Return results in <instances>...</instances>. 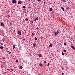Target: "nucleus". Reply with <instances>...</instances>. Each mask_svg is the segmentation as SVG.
Listing matches in <instances>:
<instances>
[{
	"mask_svg": "<svg viewBox=\"0 0 75 75\" xmlns=\"http://www.w3.org/2000/svg\"><path fill=\"white\" fill-rule=\"evenodd\" d=\"M1 26H2V27H3L4 26V24H3V23L2 22L1 23Z\"/></svg>",
	"mask_w": 75,
	"mask_h": 75,
	"instance_id": "obj_7",
	"label": "nucleus"
},
{
	"mask_svg": "<svg viewBox=\"0 0 75 75\" xmlns=\"http://www.w3.org/2000/svg\"><path fill=\"white\" fill-rule=\"evenodd\" d=\"M8 52L9 53L10 52H9V51H8Z\"/></svg>",
	"mask_w": 75,
	"mask_h": 75,
	"instance_id": "obj_42",
	"label": "nucleus"
},
{
	"mask_svg": "<svg viewBox=\"0 0 75 75\" xmlns=\"http://www.w3.org/2000/svg\"><path fill=\"white\" fill-rule=\"evenodd\" d=\"M61 9H62V10L63 11H65V10H64V8L62 7V6H61Z\"/></svg>",
	"mask_w": 75,
	"mask_h": 75,
	"instance_id": "obj_4",
	"label": "nucleus"
},
{
	"mask_svg": "<svg viewBox=\"0 0 75 75\" xmlns=\"http://www.w3.org/2000/svg\"><path fill=\"white\" fill-rule=\"evenodd\" d=\"M33 46L34 47H35L36 45H35V43L33 44Z\"/></svg>",
	"mask_w": 75,
	"mask_h": 75,
	"instance_id": "obj_14",
	"label": "nucleus"
},
{
	"mask_svg": "<svg viewBox=\"0 0 75 75\" xmlns=\"http://www.w3.org/2000/svg\"><path fill=\"white\" fill-rule=\"evenodd\" d=\"M18 34L19 35H21V31H20L19 30L18 31Z\"/></svg>",
	"mask_w": 75,
	"mask_h": 75,
	"instance_id": "obj_3",
	"label": "nucleus"
},
{
	"mask_svg": "<svg viewBox=\"0 0 75 75\" xmlns=\"http://www.w3.org/2000/svg\"><path fill=\"white\" fill-rule=\"evenodd\" d=\"M59 32L58 30H57V31L56 32H55L54 35H55L56 36V35H57V34H59Z\"/></svg>",
	"mask_w": 75,
	"mask_h": 75,
	"instance_id": "obj_1",
	"label": "nucleus"
},
{
	"mask_svg": "<svg viewBox=\"0 0 75 75\" xmlns=\"http://www.w3.org/2000/svg\"><path fill=\"white\" fill-rule=\"evenodd\" d=\"M16 0H12V3H13L14 4V3H16Z\"/></svg>",
	"mask_w": 75,
	"mask_h": 75,
	"instance_id": "obj_2",
	"label": "nucleus"
},
{
	"mask_svg": "<svg viewBox=\"0 0 75 75\" xmlns=\"http://www.w3.org/2000/svg\"><path fill=\"white\" fill-rule=\"evenodd\" d=\"M38 56L40 57H42V55L40 54H39Z\"/></svg>",
	"mask_w": 75,
	"mask_h": 75,
	"instance_id": "obj_6",
	"label": "nucleus"
},
{
	"mask_svg": "<svg viewBox=\"0 0 75 75\" xmlns=\"http://www.w3.org/2000/svg\"><path fill=\"white\" fill-rule=\"evenodd\" d=\"M29 8H31V7H29Z\"/></svg>",
	"mask_w": 75,
	"mask_h": 75,
	"instance_id": "obj_44",
	"label": "nucleus"
},
{
	"mask_svg": "<svg viewBox=\"0 0 75 75\" xmlns=\"http://www.w3.org/2000/svg\"><path fill=\"white\" fill-rule=\"evenodd\" d=\"M38 1H40V0H38Z\"/></svg>",
	"mask_w": 75,
	"mask_h": 75,
	"instance_id": "obj_43",
	"label": "nucleus"
},
{
	"mask_svg": "<svg viewBox=\"0 0 75 75\" xmlns=\"http://www.w3.org/2000/svg\"><path fill=\"white\" fill-rule=\"evenodd\" d=\"M44 5H45V2H44Z\"/></svg>",
	"mask_w": 75,
	"mask_h": 75,
	"instance_id": "obj_29",
	"label": "nucleus"
},
{
	"mask_svg": "<svg viewBox=\"0 0 75 75\" xmlns=\"http://www.w3.org/2000/svg\"><path fill=\"white\" fill-rule=\"evenodd\" d=\"M66 10H69V7L68 6L66 8Z\"/></svg>",
	"mask_w": 75,
	"mask_h": 75,
	"instance_id": "obj_9",
	"label": "nucleus"
},
{
	"mask_svg": "<svg viewBox=\"0 0 75 75\" xmlns=\"http://www.w3.org/2000/svg\"><path fill=\"white\" fill-rule=\"evenodd\" d=\"M39 65L40 66H42V64L41 62L40 63Z\"/></svg>",
	"mask_w": 75,
	"mask_h": 75,
	"instance_id": "obj_8",
	"label": "nucleus"
},
{
	"mask_svg": "<svg viewBox=\"0 0 75 75\" xmlns=\"http://www.w3.org/2000/svg\"><path fill=\"white\" fill-rule=\"evenodd\" d=\"M32 36H34V33H32Z\"/></svg>",
	"mask_w": 75,
	"mask_h": 75,
	"instance_id": "obj_20",
	"label": "nucleus"
},
{
	"mask_svg": "<svg viewBox=\"0 0 75 75\" xmlns=\"http://www.w3.org/2000/svg\"><path fill=\"white\" fill-rule=\"evenodd\" d=\"M62 55H64V54L63 53V52H62Z\"/></svg>",
	"mask_w": 75,
	"mask_h": 75,
	"instance_id": "obj_24",
	"label": "nucleus"
},
{
	"mask_svg": "<svg viewBox=\"0 0 75 75\" xmlns=\"http://www.w3.org/2000/svg\"><path fill=\"white\" fill-rule=\"evenodd\" d=\"M35 40H37V38L36 37H35Z\"/></svg>",
	"mask_w": 75,
	"mask_h": 75,
	"instance_id": "obj_19",
	"label": "nucleus"
},
{
	"mask_svg": "<svg viewBox=\"0 0 75 75\" xmlns=\"http://www.w3.org/2000/svg\"><path fill=\"white\" fill-rule=\"evenodd\" d=\"M30 53V54H31V53Z\"/></svg>",
	"mask_w": 75,
	"mask_h": 75,
	"instance_id": "obj_48",
	"label": "nucleus"
},
{
	"mask_svg": "<svg viewBox=\"0 0 75 75\" xmlns=\"http://www.w3.org/2000/svg\"><path fill=\"white\" fill-rule=\"evenodd\" d=\"M19 68L20 69H22V68H23V66H20Z\"/></svg>",
	"mask_w": 75,
	"mask_h": 75,
	"instance_id": "obj_11",
	"label": "nucleus"
},
{
	"mask_svg": "<svg viewBox=\"0 0 75 75\" xmlns=\"http://www.w3.org/2000/svg\"><path fill=\"white\" fill-rule=\"evenodd\" d=\"M8 17H10V15H8Z\"/></svg>",
	"mask_w": 75,
	"mask_h": 75,
	"instance_id": "obj_27",
	"label": "nucleus"
},
{
	"mask_svg": "<svg viewBox=\"0 0 75 75\" xmlns=\"http://www.w3.org/2000/svg\"><path fill=\"white\" fill-rule=\"evenodd\" d=\"M64 52H66V50H64Z\"/></svg>",
	"mask_w": 75,
	"mask_h": 75,
	"instance_id": "obj_26",
	"label": "nucleus"
},
{
	"mask_svg": "<svg viewBox=\"0 0 75 75\" xmlns=\"http://www.w3.org/2000/svg\"><path fill=\"white\" fill-rule=\"evenodd\" d=\"M48 67H49V65H50V64L49 63H48Z\"/></svg>",
	"mask_w": 75,
	"mask_h": 75,
	"instance_id": "obj_37",
	"label": "nucleus"
},
{
	"mask_svg": "<svg viewBox=\"0 0 75 75\" xmlns=\"http://www.w3.org/2000/svg\"><path fill=\"white\" fill-rule=\"evenodd\" d=\"M15 48V45H13V50H14V49Z\"/></svg>",
	"mask_w": 75,
	"mask_h": 75,
	"instance_id": "obj_10",
	"label": "nucleus"
},
{
	"mask_svg": "<svg viewBox=\"0 0 75 75\" xmlns=\"http://www.w3.org/2000/svg\"><path fill=\"white\" fill-rule=\"evenodd\" d=\"M9 54H10V55H11V52H9Z\"/></svg>",
	"mask_w": 75,
	"mask_h": 75,
	"instance_id": "obj_23",
	"label": "nucleus"
},
{
	"mask_svg": "<svg viewBox=\"0 0 75 75\" xmlns=\"http://www.w3.org/2000/svg\"><path fill=\"white\" fill-rule=\"evenodd\" d=\"M50 11H51L52 10V8H51L50 9Z\"/></svg>",
	"mask_w": 75,
	"mask_h": 75,
	"instance_id": "obj_18",
	"label": "nucleus"
},
{
	"mask_svg": "<svg viewBox=\"0 0 75 75\" xmlns=\"http://www.w3.org/2000/svg\"><path fill=\"white\" fill-rule=\"evenodd\" d=\"M46 63V61H44V64H45Z\"/></svg>",
	"mask_w": 75,
	"mask_h": 75,
	"instance_id": "obj_32",
	"label": "nucleus"
},
{
	"mask_svg": "<svg viewBox=\"0 0 75 75\" xmlns=\"http://www.w3.org/2000/svg\"><path fill=\"white\" fill-rule=\"evenodd\" d=\"M62 69L63 70L64 69V68H63V67H62Z\"/></svg>",
	"mask_w": 75,
	"mask_h": 75,
	"instance_id": "obj_39",
	"label": "nucleus"
},
{
	"mask_svg": "<svg viewBox=\"0 0 75 75\" xmlns=\"http://www.w3.org/2000/svg\"><path fill=\"white\" fill-rule=\"evenodd\" d=\"M22 3V2L19 1L18 2V4H21V3Z\"/></svg>",
	"mask_w": 75,
	"mask_h": 75,
	"instance_id": "obj_12",
	"label": "nucleus"
},
{
	"mask_svg": "<svg viewBox=\"0 0 75 75\" xmlns=\"http://www.w3.org/2000/svg\"><path fill=\"white\" fill-rule=\"evenodd\" d=\"M10 25H11V24H12V23H10Z\"/></svg>",
	"mask_w": 75,
	"mask_h": 75,
	"instance_id": "obj_36",
	"label": "nucleus"
},
{
	"mask_svg": "<svg viewBox=\"0 0 75 75\" xmlns=\"http://www.w3.org/2000/svg\"><path fill=\"white\" fill-rule=\"evenodd\" d=\"M64 45H66V43H64Z\"/></svg>",
	"mask_w": 75,
	"mask_h": 75,
	"instance_id": "obj_38",
	"label": "nucleus"
},
{
	"mask_svg": "<svg viewBox=\"0 0 75 75\" xmlns=\"http://www.w3.org/2000/svg\"><path fill=\"white\" fill-rule=\"evenodd\" d=\"M36 19L37 20H38V18H37Z\"/></svg>",
	"mask_w": 75,
	"mask_h": 75,
	"instance_id": "obj_22",
	"label": "nucleus"
},
{
	"mask_svg": "<svg viewBox=\"0 0 75 75\" xmlns=\"http://www.w3.org/2000/svg\"><path fill=\"white\" fill-rule=\"evenodd\" d=\"M62 1L63 2H64V3H65V2H66V1H65V0H63Z\"/></svg>",
	"mask_w": 75,
	"mask_h": 75,
	"instance_id": "obj_15",
	"label": "nucleus"
},
{
	"mask_svg": "<svg viewBox=\"0 0 75 75\" xmlns=\"http://www.w3.org/2000/svg\"><path fill=\"white\" fill-rule=\"evenodd\" d=\"M11 70L12 71H14V69H11Z\"/></svg>",
	"mask_w": 75,
	"mask_h": 75,
	"instance_id": "obj_25",
	"label": "nucleus"
},
{
	"mask_svg": "<svg viewBox=\"0 0 75 75\" xmlns=\"http://www.w3.org/2000/svg\"><path fill=\"white\" fill-rule=\"evenodd\" d=\"M52 44H50V47H52Z\"/></svg>",
	"mask_w": 75,
	"mask_h": 75,
	"instance_id": "obj_21",
	"label": "nucleus"
},
{
	"mask_svg": "<svg viewBox=\"0 0 75 75\" xmlns=\"http://www.w3.org/2000/svg\"><path fill=\"white\" fill-rule=\"evenodd\" d=\"M2 41H3V42H4V41H3V39L2 40Z\"/></svg>",
	"mask_w": 75,
	"mask_h": 75,
	"instance_id": "obj_45",
	"label": "nucleus"
},
{
	"mask_svg": "<svg viewBox=\"0 0 75 75\" xmlns=\"http://www.w3.org/2000/svg\"><path fill=\"white\" fill-rule=\"evenodd\" d=\"M31 22L32 23H34V21H32Z\"/></svg>",
	"mask_w": 75,
	"mask_h": 75,
	"instance_id": "obj_30",
	"label": "nucleus"
},
{
	"mask_svg": "<svg viewBox=\"0 0 75 75\" xmlns=\"http://www.w3.org/2000/svg\"><path fill=\"white\" fill-rule=\"evenodd\" d=\"M23 40H24V41H25V39H23Z\"/></svg>",
	"mask_w": 75,
	"mask_h": 75,
	"instance_id": "obj_40",
	"label": "nucleus"
},
{
	"mask_svg": "<svg viewBox=\"0 0 75 75\" xmlns=\"http://www.w3.org/2000/svg\"><path fill=\"white\" fill-rule=\"evenodd\" d=\"M62 75H64V73H62Z\"/></svg>",
	"mask_w": 75,
	"mask_h": 75,
	"instance_id": "obj_35",
	"label": "nucleus"
},
{
	"mask_svg": "<svg viewBox=\"0 0 75 75\" xmlns=\"http://www.w3.org/2000/svg\"><path fill=\"white\" fill-rule=\"evenodd\" d=\"M25 20H26V21H27V20H28V19H27V18H26Z\"/></svg>",
	"mask_w": 75,
	"mask_h": 75,
	"instance_id": "obj_33",
	"label": "nucleus"
},
{
	"mask_svg": "<svg viewBox=\"0 0 75 75\" xmlns=\"http://www.w3.org/2000/svg\"><path fill=\"white\" fill-rule=\"evenodd\" d=\"M23 8L25 9V8H26V7L25 6H23Z\"/></svg>",
	"mask_w": 75,
	"mask_h": 75,
	"instance_id": "obj_16",
	"label": "nucleus"
},
{
	"mask_svg": "<svg viewBox=\"0 0 75 75\" xmlns=\"http://www.w3.org/2000/svg\"><path fill=\"white\" fill-rule=\"evenodd\" d=\"M4 47H3V46H1L0 47V48H1V49H3Z\"/></svg>",
	"mask_w": 75,
	"mask_h": 75,
	"instance_id": "obj_13",
	"label": "nucleus"
},
{
	"mask_svg": "<svg viewBox=\"0 0 75 75\" xmlns=\"http://www.w3.org/2000/svg\"><path fill=\"white\" fill-rule=\"evenodd\" d=\"M36 29H37V30H38V29H39L38 27H37L36 28Z\"/></svg>",
	"mask_w": 75,
	"mask_h": 75,
	"instance_id": "obj_31",
	"label": "nucleus"
},
{
	"mask_svg": "<svg viewBox=\"0 0 75 75\" xmlns=\"http://www.w3.org/2000/svg\"><path fill=\"white\" fill-rule=\"evenodd\" d=\"M36 20H37V19H35L34 21H36Z\"/></svg>",
	"mask_w": 75,
	"mask_h": 75,
	"instance_id": "obj_41",
	"label": "nucleus"
},
{
	"mask_svg": "<svg viewBox=\"0 0 75 75\" xmlns=\"http://www.w3.org/2000/svg\"><path fill=\"white\" fill-rule=\"evenodd\" d=\"M0 44H1V45H3V43H1V42H0Z\"/></svg>",
	"mask_w": 75,
	"mask_h": 75,
	"instance_id": "obj_34",
	"label": "nucleus"
},
{
	"mask_svg": "<svg viewBox=\"0 0 75 75\" xmlns=\"http://www.w3.org/2000/svg\"><path fill=\"white\" fill-rule=\"evenodd\" d=\"M16 62H18V60H16Z\"/></svg>",
	"mask_w": 75,
	"mask_h": 75,
	"instance_id": "obj_17",
	"label": "nucleus"
},
{
	"mask_svg": "<svg viewBox=\"0 0 75 75\" xmlns=\"http://www.w3.org/2000/svg\"><path fill=\"white\" fill-rule=\"evenodd\" d=\"M39 75H41V74H39Z\"/></svg>",
	"mask_w": 75,
	"mask_h": 75,
	"instance_id": "obj_47",
	"label": "nucleus"
},
{
	"mask_svg": "<svg viewBox=\"0 0 75 75\" xmlns=\"http://www.w3.org/2000/svg\"><path fill=\"white\" fill-rule=\"evenodd\" d=\"M40 38H43V37L42 36H41Z\"/></svg>",
	"mask_w": 75,
	"mask_h": 75,
	"instance_id": "obj_28",
	"label": "nucleus"
},
{
	"mask_svg": "<svg viewBox=\"0 0 75 75\" xmlns=\"http://www.w3.org/2000/svg\"><path fill=\"white\" fill-rule=\"evenodd\" d=\"M71 48H73V50H75V47H74V46H71Z\"/></svg>",
	"mask_w": 75,
	"mask_h": 75,
	"instance_id": "obj_5",
	"label": "nucleus"
},
{
	"mask_svg": "<svg viewBox=\"0 0 75 75\" xmlns=\"http://www.w3.org/2000/svg\"><path fill=\"white\" fill-rule=\"evenodd\" d=\"M10 70V69H8V70Z\"/></svg>",
	"mask_w": 75,
	"mask_h": 75,
	"instance_id": "obj_46",
	"label": "nucleus"
}]
</instances>
